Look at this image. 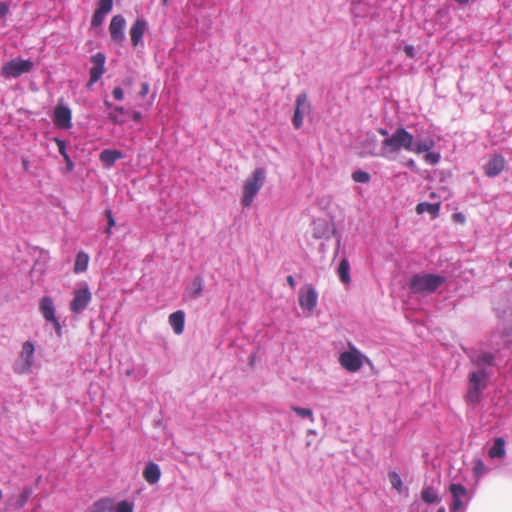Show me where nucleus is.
I'll list each match as a JSON object with an SVG mask.
<instances>
[{
    "instance_id": "obj_48",
    "label": "nucleus",
    "mask_w": 512,
    "mask_h": 512,
    "mask_svg": "<svg viewBox=\"0 0 512 512\" xmlns=\"http://www.w3.org/2000/svg\"><path fill=\"white\" fill-rule=\"evenodd\" d=\"M132 119L134 122H139L142 119V114L139 111H134L132 113Z\"/></svg>"
},
{
    "instance_id": "obj_25",
    "label": "nucleus",
    "mask_w": 512,
    "mask_h": 512,
    "mask_svg": "<svg viewBox=\"0 0 512 512\" xmlns=\"http://www.w3.org/2000/svg\"><path fill=\"white\" fill-rule=\"evenodd\" d=\"M421 498L427 504H435L440 502L438 491L432 486H426L422 489Z\"/></svg>"
},
{
    "instance_id": "obj_41",
    "label": "nucleus",
    "mask_w": 512,
    "mask_h": 512,
    "mask_svg": "<svg viewBox=\"0 0 512 512\" xmlns=\"http://www.w3.org/2000/svg\"><path fill=\"white\" fill-rule=\"evenodd\" d=\"M105 214H106L107 221H108V227L105 232H106V234L111 235V233H112L111 228L115 226V219L113 217L111 210H106Z\"/></svg>"
},
{
    "instance_id": "obj_47",
    "label": "nucleus",
    "mask_w": 512,
    "mask_h": 512,
    "mask_svg": "<svg viewBox=\"0 0 512 512\" xmlns=\"http://www.w3.org/2000/svg\"><path fill=\"white\" fill-rule=\"evenodd\" d=\"M64 161L66 163V172H71L74 169V163L72 162L70 156H66Z\"/></svg>"
},
{
    "instance_id": "obj_20",
    "label": "nucleus",
    "mask_w": 512,
    "mask_h": 512,
    "mask_svg": "<svg viewBox=\"0 0 512 512\" xmlns=\"http://www.w3.org/2000/svg\"><path fill=\"white\" fill-rule=\"evenodd\" d=\"M168 320L175 334L180 335L183 333L185 327V313L182 310L170 314Z\"/></svg>"
},
{
    "instance_id": "obj_4",
    "label": "nucleus",
    "mask_w": 512,
    "mask_h": 512,
    "mask_svg": "<svg viewBox=\"0 0 512 512\" xmlns=\"http://www.w3.org/2000/svg\"><path fill=\"white\" fill-rule=\"evenodd\" d=\"M451 502L449 504V512H466L471 500L472 493L460 483L452 482L447 488Z\"/></svg>"
},
{
    "instance_id": "obj_50",
    "label": "nucleus",
    "mask_w": 512,
    "mask_h": 512,
    "mask_svg": "<svg viewBox=\"0 0 512 512\" xmlns=\"http://www.w3.org/2000/svg\"><path fill=\"white\" fill-rule=\"evenodd\" d=\"M378 132H379L382 136H385V138H387V137H389V136H390V135H389V133H388V131H387L386 129H384V128H380V129L378 130Z\"/></svg>"
},
{
    "instance_id": "obj_23",
    "label": "nucleus",
    "mask_w": 512,
    "mask_h": 512,
    "mask_svg": "<svg viewBox=\"0 0 512 512\" xmlns=\"http://www.w3.org/2000/svg\"><path fill=\"white\" fill-rule=\"evenodd\" d=\"M114 500L103 498L96 501L86 512H113Z\"/></svg>"
},
{
    "instance_id": "obj_18",
    "label": "nucleus",
    "mask_w": 512,
    "mask_h": 512,
    "mask_svg": "<svg viewBox=\"0 0 512 512\" xmlns=\"http://www.w3.org/2000/svg\"><path fill=\"white\" fill-rule=\"evenodd\" d=\"M492 467L487 466L480 458H475L472 461V475L476 483L492 471Z\"/></svg>"
},
{
    "instance_id": "obj_14",
    "label": "nucleus",
    "mask_w": 512,
    "mask_h": 512,
    "mask_svg": "<svg viewBox=\"0 0 512 512\" xmlns=\"http://www.w3.org/2000/svg\"><path fill=\"white\" fill-rule=\"evenodd\" d=\"M148 29V22L144 18H137L129 30L131 43L134 47L143 46V35Z\"/></svg>"
},
{
    "instance_id": "obj_34",
    "label": "nucleus",
    "mask_w": 512,
    "mask_h": 512,
    "mask_svg": "<svg viewBox=\"0 0 512 512\" xmlns=\"http://www.w3.org/2000/svg\"><path fill=\"white\" fill-rule=\"evenodd\" d=\"M133 510V503L127 500H123L120 501L117 505L114 504L113 512H133Z\"/></svg>"
},
{
    "instance_id": "obj_46",
    "label": "nucleus",
    "mask_w": 512,
    "mask_h": 512,
    "mask_svg": "<svg viewBox=\"0 0 512 512\" xmlns=\"http://www.w3.org/2000/svg\"><path fill=\"white\" fill-rule=\"evenodd\" d=\"M404 52L410 58H413L415 56V49H414V47L412 45H406L404 47Z\"/></svg>"
},
{
    "instance_id": "obj_26",
    "label": "nucleus",
    "mask_w": 512,
    "mask_h": 512,
    "mask_svg": "<svg viewBox=\"0 0 512 512\" xmlns=\"http://www.w3.org/2000/svg\"><path fill=\"white\" fill-rule=\"evenodd\" d=\"M90 257L89 255L84 252L80 251L76 255L75 263H74V272L75 273H82L85 272L88 268Z\"/></svg>"
},
{
    "instance_id": "obj_42",
    "label": "nucleus",
    "mask_w": 512,
    "mask_h": 512,
    "mask_svg": "<svg viewBox=\"0 0 512 512\" xmlns=\"http://www.w3.org/2000/svg\"><path fill=\"white\" fill-rule=\"evenodd\" d=\"M10 12V7L5 2H0V19H5V17Z\"/></svg>"
},
{
    "instance_id": "obj_19",
    "label": "nucleus",
    "mask_w": 512,
    "mask_h": 512,
    "mask_svg": "<svg viewBox=\"0 0 512 512\" xmlns=\"http://www.w3.org/2000/svg\"><path fill=\"white\" fill-rule=\"evenodd\" d=\"M143 477L149 484H156L161 477L159 465L154 462H149L143 470Z\"/></svg>"
},
{
    "instance_id": "obj_30",
    "label": "nucleus",
    "mask_w": 512,
    "mask_h": 512,
    "mask_svg": "<svg viewBox=\"0 0 512 512\" xmlns=\"http://www.w3.org/2000/svg\"><path fill=\"white\" fill-rule=\"evenodd\" d=\"M388 478L393 489L401 493L403 491V482L400 475L395 471L388 473Z\"/></svg>"
},
{
    "instance_id": "obj_40",
    "label": "nucleus",
    "mask_w": 512,
    "mask_h": 512,
    "mask_svg": "<svg viewBox=\"0 0 512 512\" xmlns=\"http://www.w3.org/2000/svg\"><path fill=\"white\" fill-rule=\"evenodd\" d=\"M54 142L57 144V147H58V151L60 153V155L64 158H66V156H69V154L67 153V150H66V142L58 137H55L54 138Z\"/></svg>"
},
{
    "instance_id": "obj_53",
    "label": "nucleus",
    "mask_w": 512,
    "mask_h": 512,
    "mask_svg": "<svg viewBox=\"0 0 512 512\" xmlns=\"http://www.w3.org/2000/svg\"><path fill=\"white\" fill-rule=\"evenodd\" d=\"M454 217L458 220V221H461L463 222L464 221V216L460 213H457V214H454Z\"/></svg>"
},
{
    "instance_id": "obj_39",
    "label": "nucleus",
    "mask_w": 512,
    "mask_h": 512,
    "mask_svg": "<svg viewBox=\"0 0 512 512\" xmlns=\"http://www.w3.org/2000/svg\"><path fill=\"white\" fill-rule=\"evenodd\" d=\"M105 17H106V14L95 10V12L92 16V19H91V27L96 28V27L101 26L105 20Z\"/></svg>"
},
{
    "instance_id": "obj_37",
    "label": "nucleus",
    "mask_w": 512,
    "mask_h": 512,
    "mask_svg": "<svg viewBox=\"0 0 512 512\" xmlns=\"http://www.w3.org/2000/svg\"><path fill=\"white\" fill-rule=\"evenodd\" d=\"M112 8L113 0H99L96 10L107 15L111 12Z\"/></svg>"
},
{
    "instance_id": "obj_31",
    "label": "nucleus",
    "mask_w": 512,
    "mask_h": 512,
    "mask_svg": "<svg viewBox=\"0 0 512 512\" xmlns=\"http://www.w3.org/2000/svg\"><path fill=\"white\" fill-rule=\"evenodd\" d=\"M90 78L88 82V86L91 87L102 77L105 73V67H91L90 69Z\"/></svg>"
},
{
    "instance_id": "obj_2",
    "label": "nucleus",
    "mask_w": 512,
    "mask_h": 512,
    "mask_svg": "<svg viewBox=\"0 0 512 512\" xmlns=\"http://www.w3.org/2000/svg\"><path fill=\"white\" fill-rule=\"evenodd\" d=\"M267 178L266 170L262 167H258L253 170L250 176H248L242 187V198L241 205L243 207H250L254 202L255 197L259 191L263 188Z\"/></svg>"
},
{
    "instance_id": "obj_12",
    "label": "nucleus",
    "mask_w": 512,
    "mask_h": 512,
    "mask_svg": "<svg viewBox=\"0 0 512 512\" xmlns=\"http://www.w3.org/2000/svg\"><path fill=\"white\" fill-rule=\"evenodd\" d=\"M311 105L308 102L307 95L305 93L299 94L296 98V108L292 119L295 128L299 129L303 125L305 115L310 113Z\"/></svg>"
},
{
    "instance_id": "obj_57",
    "label": "nucleus",
    "mask_w": 512,
    "mask_h": 512,
    "mask_svg": "<svg viewBox=\"0 0 512 512\" xmlns=\"http://www.w3.org/2000/svg\"><path fill=\"white\" fill-rule=\"evenodd\" d=\"M437 512H446L445 508L444 507H441L437 510Z\"/></svg>"
},
{
    "instance_id": "obj_36",
    "label": "nucleus",
    "mask_w": 512,
    "mask_h": 512,
    "mask_svg": "<svg viewBox=\"0 0 512 512\" xmlns=\"http://www.w3.org/2000/svg\"><path fill=\"white\" fill-rule=\"evenodd\" d=\"M352 179L357 183H368L371 177L369 173L363 170H357L352 173Z\"/></svg>"
},
{
    "instance_id": "obj_60",
    "label": "nucleus",
    "mask_w": 512,
    "mask_h": 512,
    "mask_svg": "<svg viewBox=\"0 0 512 512\" xmlns=\"http://www.w3.org/2000/svg\"><path fill=\"white\" fill-rule=\"evenodd\" d=\"M509 267L512 268V260L509 262Z\"/></svg>"
},
{
    "instance_id": "obj_29",
    "label": "nucleus",
    "mask_w": 512,
    "mask_h": 512,
    "mask_svg": "<svg viewBox=\"0 0 512 512\" xmlns=\"http://www.w3.org/2000/svg\"><path fill=\"white\" fill-rule=\"evenodd\" d=\"M330 227L325 221L313 222V235L315 238H328L330 235Z\"/></svg>"
},
{
    "instance_id": "obj_58",
    "label": "nucleus",
    "mask_w": 512,
    "mask_h": 512,
    "mask_svg": "<svg viewBox=\"0 0 512 512\" xmlns=\"http://www.w3.org/2000/svg\"><path fill=\"white\" fill-rule=\"evenodd\" d=\"M27 498H28V494L23 495V501H26Z\"/></svg>"
},
{
    "instance_id": "obj_11",
    "label": "nucleus",
    "mask_w": 512,
    "mask_h": 512,
    "mask_svg": "<svg viewBox=\"0 0 512 512\" xmlns=\"http://www.w3.org/2000/svg\"><path fill=\"white\" fill-rule=\"evenodd\" d=\"M299 306L303 311L312 312L318 303V293L311 284H306L300 288L298 293Z\"/></svg>"
},
{
    "instance_id": "obj_13",
    "label": "nucleus",
    "mask_w": 512,
    "mask_h": 512,
    "mask_svg": "<svg viewBox=\"0 0 512 512\" xmlns=\"http://www.w3.org/2000/svg\"><path fill=\"white\" fill-rule=\"evenodd\" d=\"M125 18L118 14L112 17L109 25V33L113 42L117 44H123L125 40Z\"/></svg>"
},
{
    "instance_id": "obj_5",
    "label": "nucleus",
    "mask_w": 512,
    "mask_h": 512,
    "mask_svg": "<svg viewBox=\"0 0 512 512\" xmlns=\"http://www.w3.org/2000/svg\"><path fill=\"white\" fill-rule=\"evenodd\" d=\"M445 282V277L435 274H416L410 281V289L414 293H432Z\"/></svg>"
},
{
    "instance_id": "obj_44",
    "label": "nucleus",
    "mask_w": 512,
    "mask_h": 512,
    "mask_svg": "<svg viewBox=\"0 0 512 512\" xmlns=\"http://www.w3.org/2000/svg\"><path fill=\"white\" fill-rule=\"evenodd\" d=\"M149 90H150V85L147 82H143L141 84V89L139 91V95L141 97H145L149 93Z\"/></svg>"
},
{
    "instance_id": "obj_1",
    "label": "nucleus",
    "mask_w": 512,
    "mask_h": 512,
    "mask_svg": "<svg viewBox=\"0 0 512 512\" xmlns=\"http://www.w3.org/2000/svg\"><path fill=\"white\" fill-rule=\"evenodd\" d=\"M435 141L431 138L418 139L404 127H398L389 137L382 141L381 155L388 159L392 154L398 153L401 149L415 154H422L424 151L432 150Z\"/></svg>"
},
{
    "instance_id": "obj_10",
    "label": "nucleus",
    "mask_w": 512,
    "mask_h": 512,
    "mask_svg": "<svg viewBox=\"0 0 512 512\" xmlns=\"http://www.w3.org/2000/svg\"><path fill=\"white\" fill-rule=\"evenodd\" d=\"M52 120L59 129L68 130L72 127V111L63 99H60L54 108Z\"/></svg>"
},
{
    "instance_id": "obj_27",
    "label": "nucleus",
    "mask_w": 512,
    "mask_h": 512,
    "mask_svg": "<svg viewBox=\"0 0 512 512\" xmlns=\"http://www.w3.org/2000/svg\"><path fill=\"white\" fill-rule=\"evenodd\" d=\"M494 355L489 352L480 353L475 358V363L477 365V369H483L487 371L488 367H492L494 364Z\"/></svg>"
},
{
    "instance_id": "obj_28",
    "label": "nucleus",
    "mask_w": 512,
    "mask_h": 512,
    "mask_svg": "<svg viewBox=\"0 0 512 512\" xmlns=\"http://www.w3.org/2000/svg\"><path fill=\"white\" fill-rule=\"evenodd\" d=\"M440 211V203H428V202H421L417 204L416 206V212L418 214H423L425 212L431 214L432 216H437Z\"/></svg>"
},
{
    "instance_id": "obj_52",
    "label": "nucleus",
    "mask_w": 512,
    "mask_h": 512,
    "mask_svg": "<svg viewBox=\"0 0 512 512\" xmlns=\"http://www.w3.org/2000/svg\"><path fill=\"white\" fill-rule=\"evenodd\" d=\"M287 282L289 283V285H290L291 287H294V285H295V281H294V278H293L292 276H288V277H287Z\"/></svg>"
},
{
    "instance_id": "obj_22",
    "label": "nucleus",
    "mask_w": 512,
    "mask_h": 512,
    "mask_svg": "<svg viewBox=\"0 0 512 512\" xmlns=\"http://www.w3.org/2000/svg\"><path fill=\"white\" fill-rule=\"evenodd\" d=\"M122 158V152L114 149H104L99 155L100 161L104 163L107 167L113 166L116 163V161Z\"/></svg>"
},
{
    "instance_id": "obj_32",
    "label": "nucleus",
    "mask_w": 512,
    "mask_h": 512,
    "mask_svg": "<svg viewBox=\"0 0 512 512\" xmlns=\"http://www.w3.org/2000/svg\"><path fill=\"white\" fill-rule=\"evenodd\" d=\"M292 411H294L299 417L301 418H307L310 420L311 423L315 421L313 411L308 408H301L297 406L291 407Z\"/></svg>"
},
{
    "instance_id": "obj_3",
    "label": "nucleus",
    "mask_w": 512,
    "mask_h": 512,
    "mask_svg": "<svg viewBox=\"0 0 512 512\" xmlns=\"http://www.w3.org/2000/svg\"><path fill=\"white\" fill-rule=\"evenodd\" d=\"M489 376L488 371L483 369H477L469 374L468 391L466 394V401L469 404L480 402L482 393L488 385Z\"/></svg>"
},
{
    "instance_id": "obj_35",
    "label": "nucleus",
    "mask_w": 512,
    "mask_h": 512,
    "mask_svg": "<svg viewBox=\"0 0 512 512\" xmlns=\"http://www.w3.org/2000/svg\"><path fill=\"white\" fill-rule=\"evenodd\" d=\"M423 153H425L424 159H425L426 163H428L430 165L438 164L441 159L439 152H434V151L428 150V151H424Z\"/></svg>"
},
{
    "instance_id": "obj_45",
    "label": "nucleus",
    "mask_w": 512,
    "mask_h": 512,
    "mask_svg": "<svg viewBox=\"0 0 512 512\" xmlns=\"http://www.w3.org/2000/svg\"><path fill=\"white\" fill-rule=\"evenodd\" d=\"M49 322H51L53 324L56 333L58 335H61L62 327H61V324L59 322V319L57 317H55L54 320H50Z\"/></svg>"
},
{
    "instance_id": "obj_6",
    "label": "nucleus",
    "mask_w": 512,
    "mask_h": 512,
    "mask_svg": "<svg viewBox=\"0 0 512 512\" xmlns=\"http://www.w3.org/2000/svg\"><path fill=\"white\" fill-rule=\"evenodd\" d=\"M338 361L340 365L348 372H358L364 363H370V360L352 343L348 344V349L340 353Z\"/></svg>"
},
{
    "instance_id": "obj_56",
    "label": "nucleus",
    "mask_w": 512,
    "mask_h": 512,
    "mask_svg": "<svg viewBox=\"0 0 512 512\" xmlns=\"http://www.w3.org/2000/svg\"><path fill=\"white\" fill-rule=\"evenodd\" d=\"M23 166H24V168H25V169H27V168H28V161H27V160H24V161H23Z\"/></svg>"
},
{
    "instance_id": "obj_15",
    "label": "nucleus",
    "mask_w": 512,
    "mask_h": 512,
    "mask_svg": "<svg viewBox=\"0 0 512 512\" xmlns=\"http://www.w3.org/2000/svg\"><path fill=\"white\" fill-rule=\"evenodd\" d=\"M487 455L492 462L505 459L507 455L505 439L503 437L494 438L492 444L488 447Z\"/></svg>"
},
{
    "instance_id": "obj_38",
    "label": "nucleus",
    "mask_w": 512,
    "mask_h": 512,
    "mask_svg": "<svg viewBox=\"0 0 512 512\" xmlns=\"http://www.w3.org/2000/svg\"><path fill=\"white\" fill-rule=\"evenodd\" d=\"M92 67H105L106 56L102 52H97L91 57Z\"/></svg>"
},
{
    "instance_id": "obj_33",
    "label": "nucleus",
    "mask_w": 512,
    "mask_h": 512,
    "mask_svg": "<svg viewBox=\"0 0 512 512\" xmlns=\"http://www.w3.org/2000/svg\"><path fill=\"white\" fill-rule=\"evenodd\" d=\"M352 10H353V13L357 17H363L367 13V4L365 2H361V1H359V2L353 1L352 2Z\"/></svg>"
},
{
    "instance_id": "obj_54",
    "label": "nucleus",
    "mask_w": 512,
    "mask_h": 512,
    "mask_svg": "<svg viewBox=\"0 0 512 512\" xmlns=\"http://www.w3.org/2000/svg\"><path fill=\"white\" fill-rule=\"evenodd\" d=\"M407 166L408 167H414L415 166V161L413 159H410L408 162H407Z\"/></svg>"
},
{
    "instance_id": "obj_55",
    "label": "nucleus",
    "mask_w": 512,
    "mask_h": 512,
    "mask_svg": "<svg viewBox=\"0 0 512 512\" xmlns=\"http://www.w3.org/2000/svg\"><path fill=\"white\" fill-rule=\"evenodd\" d=\"M104 105H105L107 108H112V104H111L108 100H105V101H104Z\"/></svg>"
},
{
    "instance_id": "obj_8",
    "label": "nucleus",
    "mask_w": 512,
    "mask_h": 512,
    "mask_svg": "<svg viewBox=\"0 0 512 512\" xmlns=\"http://www.w3.org/2000/svg\"><path fill=\"white\" fill-rule=\"evenodd\" d=\"M34 344L30 341H26L22 345L21 352L18 359L13 365V370L17 374H29L32 372L34 365Z\"/></svg>"
},
{
    "instance_id": "obj_24",
    "label": "nucleus",
    "mask_w": 512,
    "mask_h": 512,
    "mask_svg": "<svg viewBox=\"0 0 512 512\" xmlns=\"http://www.w3.org/2000/svg\"><path fill=\"white\" fill-rule=\"evenodd\" d=\"M337 274L339 276L340 281L343 284H349L351 282L350 277V264L349 261L346 258H343L338 266Z\"/></svg>"
},
{
    "instance_id": "obj_59",
    "label": "nucleus",
    "mask_w": 512,
    "mask_h": 512,
    "mask_svg": "<svg viewBox=\"0 0 512 512\" xmlns=\"http://www.w3.org/2000/svg\"><path fill=\"white\" fill-rule=\"evenodd\" d=\"M169 0H163V5H167Z\"/></svg>"
},
{
    "instance_id": "obj_21",
    "label": "nucleus",
    "mask_w": 512,
    "mask_h": 512,
    "mask_svg": "<svg viewBox=\"0 0 512 512\" xmlns=\"http://www.w3.org/2000/svg\"><path fill=\"white\" fill-rule=\"evenodd\" d=\"M204 281L201 276H196L186 287V294L191 299H196L202 295Z\"/></svg>"
},
{
    "instance_id": "obj_51",
    "label": "nucleus",
    "mask_w": 512,
    "mask_h": 512,
    "mask_svg": "<svg viewBox=\"0 0 512 512\" xmlns=\"http://www.w3.org/2000/svg\"><path fill=\"white\" fill-rule=\"evenodd\" d=\"M113 110H114L113 112H115V113H123L124 112V108L122 106H115L113 108Z\"/></svg>"
},
{
    "instance_id": "obj_9",
    "label": "nucleus",
    "mask_w": 512,
    "mask_h": 512,
    "mask_svg": "<svg viewBox=\"0 0 512 512\" xmlns=\"http://www.w3.org/2000/svg\"><path fill=\"white\" fill-rule=\"evenodd\" d=\"M34 67V63L29 59L14 58L4 63L1 68V74L5 78H18L23 74L29 73Z\"/></svg>"
},
{
    "instance_id": "obj_16",
    "label": "nucleus",
    "mask_w": 512,
    "mask_h": 512,
    "mask_svg": "<svg viewBox=\"0 0 512 512\" xmlns=\"http://www.w3.org/2000/svg\"><path fill=\"white\" fill-rule=\"evenodd\" d=\"M505 167V159L500 154H495L488 162L484 165V172L488 177L498 176Z\"/></svg>"
},
{
    "instance_id": "obj_7",
    "label": "nucleus",
    "mask_w": 512,
    "mask_h": 512,
    "mask_svg": "<svg viewBox=\"0 0 512 512\" xmlns=\"http://www.w3.org/2000/svg\"><path fill=\"white\" fill-rule=\"evenodd\" d=\"M72 296L69 309L73 314H82L92 301V292L86 281H80L76 284Z\"/></svg>"
},
{
    "instance_id": "obj_43",
    "label": "nucleus",
    "mask_w": 512,
    "mask_h": 512,
    "mask_svg": "<svg viewBox=\"0 0 512 512\" xmlns=\"http://www.w3.org/2000/svg\"><path fill=\"white\" fill-rule=\"evenodd\" d=\"M112 95L118 101H121L124 98V92L120 87H115L112 91Z\"/></svg>"
},
{
    "instance_id": "obj_17",
    "label": "nucleus",
    "mask_w": 512,
    "mask_h": 512,
    "mask_svg": "<svg viewBox=\"0 0 512 512\" xmlns=\"http://www.w3.org/2000/svg\"><path fill=\"white\" fill-rule=\"evenodd\" d=\"M39 310L43 318L48 322L56 317L54 301L50 296H44L39 302Z\"/></svg>"
},
{
    "instance_id": "obj_49",
    "label": "nucleus",
    "mask_w": 512,
    "mask_h": 512,
    "mask_svg": "<svg viewBox=\"0 0 512 512\" xmlns=\"http://www.w3.org/2000/svg\"><path fill=\"white\" fill-rule=\"evenodd\" d=\"M109 119L114 122V123H120V121L118 120L117 116L115 115V112H111L109 113Z\"/></svg>"
}]
</instances>
